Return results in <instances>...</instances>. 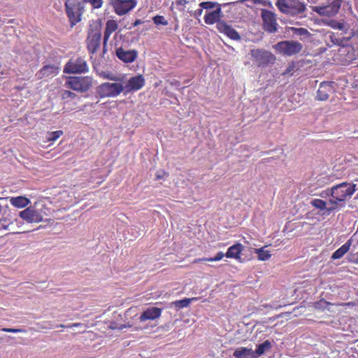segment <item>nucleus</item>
I'll return each instance as SVG.
<instances>
[{
	"label": "nucleus",
	"instance_id": "nucleus-1",
	"mask_svg": "<svg viewBox=\"0 0 358 358\" xmlns=\"http://www.w3.org/2000/svg\"><path fill=\"white\" fill-rule=\"evenodd\" d=\"M356 191V185L344 182L333 186L327 192V195H330L331 199H329V203L332 205L331 208H328V211L331 212L338 208L339 202H345L348 198Z\"/></svg>",
	"mask_w": 358,
	"mask_h": 358
},
{
	"label": "nucleus",
	"instance_id": "nucleus-2",
	"mask_svg": "<svg viewBox=\"0 0 358 358\" xmlns=\"http://www.w3.org/2000/svg\"><path fill=\"white\" fill-rule=\"evenodd\" d=\"M275 6L280 12L292 17L301 15L306 10V4L300 0H277Z\"/></svg>",
	"mask_w": 358,
	"mask_h": 358
},
{
	"label": "nucleus",
	"instance_id": "nucleus-3",
	"mask_svg": "<svg viewBox=\"0 0 358 358\" xmlns=\"http://www.w3.org/2000/svg\"><path fill=\"white\" fill-rule=\"evenodd\" d=\"M65 10L71 26L73 27L81 21V16L84 12V3L80 0H66Z\"/></svg>",
	"mask_w": 358,
	"mask_h": 358
},
{
	"label": "nucleus",
	"instance_id": "nucleus-4",
	"mask_svg": "<svg viewBox=\"0 0 358 358\" xmlns=\"http://www.w3.org/2000/svg\"><path fill=\"white\" fill-rule=\"evenodd\" d=\"M245 1H250L253 4H263L264 0H237L236 1L224 3L222 5H218V8L215 10L207 13L204 16V22L206 24L211 25L216 23L217 25L220 22H224V21L221 20L222 15V6L226 7L229 6H234L238 3H241Z\"/></svg>",
	"mask_w": 358,
	"mask_h": 358
},
{
	"label": "nucleus",
	"instance_id": "nucleus-5",
	"mask_svg": "<svg viewBox=\"0 0 358 358\" xmlns=\"http://www.w3.org/2000/svg\"><path fill=\"white\" fill-rule=\"evenodd\" d=\"M250 55L255 65L258 67L265 68L275 63V56L270 51L264 49H252Z\"/></svg>",
	"mask_w": 358,
	"mask_h": 358
},
{
	"label": "nucleus",
	"instance_id": "nucleus-6",
	"mask_svg": "<svg viewBox=\"0 0 358 358\" xmlns=\"http://www.w3.org/2000/svg\"><path fill=\"white\" fill-rule=\"evenodd\" d=\"M92 85V78L90 76H72L69 77L65 86L78 92L88 91Z\"/></svg>",
	"mask_w": 358,
	"mask_h": 358
},
{
	"label": "nucleus",
	"instance_id": "nucleus-7",
	"mask_svg": "<svg viewBox=\"0 0 358 358\" xmlns=\"http://www.w3.org/2000/svg\"><path fill=\"white\" fill-rule=\"evenodd\" d=\"M88 71L87 63L83 57L70 59L64 67V73L69 74L85 73Z\"/></svg>",
	"mask_w": 358,
	"mask_h": 358
},
{
	"label": "nucleus",
	"instance_id": "nucleus-8",
	"mask_svg": "<svg viewBox=\"0 0 358 358\" xmlns=\"http://www.w3.org/2000/svg\"><path fill=\"white\" fill-rule=\"evenodd\" d=\"M273 48L280 54L285 56H292L300 52L302 50L303 45L298 41H283L276 43Z\"/></svg>",
	"mask_w": 358,
	"mask_h": 358
},
{
	"label": "nucleus",
	"instance_id": "nucleus-9",
	"mask_svg": "<svg viewBox=\"0 0 358 358\" xmlns=\"http://www.w3.org/2000/svg\"><path fill=\"white\" fill-rule=\"evenodd\" d=\"M124 91V86L118 83H103L97 87L101 98L115 97Z\"/></svg>",
	"mask_w": 358,
	"mask_h": 358
},
{
	"label": "nucleus",
	"instance_id": "nucleus-10",
	"mask_svg": "<svg viewBox=\"0 0 358 358\" xmlns=\"http://www.w3.org/2000/svg\"><path fill=\"white\" fill-rule=\"evenodd\" d=\"M343 1V0H327V5L313 6L312 10L321 16H334L338 13Z\"/></svg>",
	"mask_w": 358,
	"mask_h": 358
},
{
	"label": "nucleus",
	"instance_id": "nucleus-11",
	"mask_svg": "<svg viewBox=\"0 0 358 358\" xmlns=\"http://www.w3.org/2000/svg\"><path fill=\"white\" fill-rule=\"evenodd\" d=\"M101 43V32L99 28L91 29L86 38V46L91 58L100 48Z\"/></svg>",
	"mask_w": 358,
	"mask_h": 358
},
{
	"label": "nucleus",
	"instance_id": "nucleus-12",
	"mask_svg": "<svg viewBox=\"0 0 358 358\" xmlns=\"http://www.w3.org/2000/svg\"><path fill=\"white\" fill-rule=\"evenodd\" d=\"M262 19V26L265 31L268 33H275L278 30V23L276 15L268 10L262 9L261 11Z\"/></svg>",
	"mask_w": 358,
	"mask_h": 358
},
{
	"label": "nucleus",
	"instance_id": "nucleus-13",
	"mask_svg": "<svg viewBox=\"0 0 358 358\" xmlns=\"http://www.w3.org/2000/svg\"><path fill=\"white\" fill-rule=\"evenodd\" d=\"M115 13L121 16L129 13L136 6V0H110Z\"/></svg>",
	"mask_w": 358,
	"mask_h": 358
},
{
	"label": "nucleus",
	"instance_id": "nucleus-14",
	"mask_svg": "<svg viewBox=\"0 0 358 358\" xmlns=\"http://www.w3.org/2000/svg\"><path fill=\"white\" fill-rule=\"evenodd\" d=\"M334 92V82H322L320 85L319 89L317 91L315 99L320 101H325L329 98L330 94H333Z\"/></svg>",
	"mask_w": 358,
	"mask_h": 358
},
{
	"label": "nucleus",
	"instance_id": "nucleus-15",
	"mask_svg": "<svg viewBox=\"0 0 358 358\" xmlns=\"http://www.w3.org/2000/svg\"><path fill=\"white\" fill-rule=\"evenodd\" d=\"M145 85V79L141 74L130 78L127 84L124 86V90L126 93L136 92L141 89Z\"/></svg>",
	"mask_w": 358,
	"mask_h": 358
},
{
	"label": "nucleus",
	"instance_id": "nucleus-16",
	"mask_svg": "<svg viewBox=\"0 0 358 358\" xmlns=\"http://www.w3.org/2000/svg\"><path fill=\"white\" fill-rule=\"evenodd\" d=\"M115 55L124 63H132L137 59L138 52L136 50H127L120 47L116 49Z\"/></svg>",
	"mask_w": 358,
	"mask_h": 358
},
{
	"label": "nucleus",
	"instance_id": "nucleus-17",
	"mask_svg": "<svg viewBox=\"0 0 358 358\" xmlns=\"http://www.w3.org/2000/svg\"><path fill=\"white\" fill-rule=\"evenodd\" d=\"M118 29L117 21L114 20H108L106 23V27L103 33V50L102 53L104 55L107 52V43L110 35Z\"/></svg>",
	"mask_w": 358,
	"mask_h": 358
},
{
	"label": "nucleus",
	"instance_id": "nucleus-18",
	"mask_svg": "<svg viewBox=\"0 0 358 358\" xmlns=\"http://www.w3.org/2000/svg\"><path fill=\"white\" fill-rule=\"evenodd\" d=\"M20 217L27 222H40L43 220L42 215L32 208H27L20 213Z\"/></svg>",
	"mask_w": 358,
	"mask_h": 358
},
{
	"label": "nucleus",
	"instance_id": "nucleus-19",
	"mask_svg": "<svg viewBox=\"0 0 358 358\" xmlns=\"http://www.w3.org/2000/svg\"><path fill=\"white\" fill-rule=\"evenodd\" d=\"M59 72V66L55 64H48L41 69L36 76L38 79H48L56 76Z\"/></svg>",
	"mask_w": 358,
	"mask_h": 358
},
{
	"label": "nucleus",
	"instance_id": "nucleus-20",
	"mask_svg": "<svg viewBox=\"0 0 358 358\" xmlns=\"http://www.w3.org/2000/svg\"><path fill=\"white\" fill-rule=\"evenodd\" d=\"M216 28L220 33L224 34L231 40H241V36L238 32L231 25L227 24L225 22H220L216 25Z\"/></svg>",
	"mask_w": 358,
	"mask_h": 358
},
{
	"label": "nucleus",
	"instance_id": "nucleus-21",
	"mask_svg": "<svg viewBox=\"0 0 358 358\" xmlns=\"http://www.w3.org/2000/svg\"><path fill=\"white\" fill-rule=\"evenodd\" d=\"M162 311V308L157 307L148 308L141 313L139 320L141 322L155 320L161 316Z\"/></svg>",
	"mask_w": 358,
	"mask_h": 358
},
{
	"label": "nucleus",
	"instance_id": "nucleus-22",
	"mask_svg": "<svg viewBox=\"0 0 358 358\" xmlns=\"http://www.w3.org/2000/svg\"><path fill=\"white\" fill-rule=\"evenodd\" d=\"M243 248L244 247L241 243H236L228 248L225 257L241 261V254Z\"/></svg>",
	"mask_w": 358,
	"mask_h": 358
},
{
	"label": "nucleus",
	"instance_id": "nucleus-23",
	"mask_svg": "<svg viewBox=\"0 0 358 358\" xmlns=\"http://www.w3.org/2000/svg\"><path fill=\"white\" fill-rule=\"evenodd\" d=\"M351 245L352 240L349 239L331 255V259H338L342 258L349 251Z\"/></svg>",
	"mask_w": 358,
	"mask_h": 358
},
{
	"label": "nucleus",
	"instance_id": "nucleus-24",
	"mask_svg": "<svg viewBox=\"0 0 358 358\" xmlns=\"http://www.w3.org/2000/svg\"><path fill=\"white\" fill-rule=\"evenodd\" d=\"M10 204L16 208H22L30 203V200L23 196H12L9 199Z\"/></svg>",
	"mask_w": 358,
	"mask_h": 358
},
{
	"label": "nucleus",
	"instance_id": "nucleus-25",
	"mask_svg": "<svg viewBox=\"0 0 358 358\" xmlns=\"http://www.w3.org/2000/svg\"><path fill=\"white\" fill-rule=\"evenodd\" d=\"M235 358H255L251 348L241 347L236 349L233 354Z\"/></svg>",
	"mask_w": 358,
	"mask_h": 358
},
{
	"label": "nucleus",
	"instance_id": "nucleus-26",
	"mask_svg": "<svg viewBox=\"0 0 358 358\" xmlns=\"http://www.w3.org/2000/svg\"><path fill=\"white\" fill-rule=\"evenodd\" d=\"M271 348V343L269 341L266 340L264 343L257 345V349L253 350V355L255 358H258L265 353L266 351Z\"/></svg>",
	"mask_w": 358,
	"mask_h": 358
},
{
	"label": "nucleus",
	"instance_id": "nucleus-27",
	"mask_svg": "<svg viewBox=\"0 0 358 358\" xmlns=\"http://www.w3.org/2000/svg\"><path fill=\"white\" fill-rule=\"evenodd\" d=\"M196 297L185 298L181 300H177L172 303V304L177 308L180 309L188 307L192 301H196Z\"/></svg>",
	"mask_w": 358,
	"mask_h": 358
},
{
	"label": "nucleus",
	"instance_id": "nucleus-28",
	"mask_svg": "<svg viewBox=\"0 0 358 358\" xmlns=\"http://www.w3.org/2000/svg\"><path fill=\"white\" fill-rule=\"evenodd\" d=\"M255 252L258 255V259L261 261L268 260L271 256L268 250H264V247L255 249Z\"/></svg>",
	"mask_w": 358,
	"mask_h": 358
},
{
	"label": "nucleus",
	"instance_id": "nucleus-29",
	"mask_svg": "<svg viewBox=\"0 0 358 358\" xmlns=\"http://www.w3.org/2000/svg\"><path fill=\"white\" fill-rule=\"evenodd\" d=\"M310 203L317 209L320 210L327 209L328 210V208H327V203L324 200L320 199H314L311 201Z\"/></svg>",
	"mask_w": 358,
	"mask_h": 358
},
{
	"label": "nucleus",
	"instance_id": "nucleus-30",
	"mask_svg": "<svg viewBox=\"0 0 358 358\" xmlns=\"http://www.w3.org/2000/svg\"><path fill=\"white\" fill-rule=\"evenodd\" d=\"M63 131L62 130H57V131H52V132H48V134H47V137H46V139H47V141L48 142H50V141H57L60 136H62L63 135Z\"/></svg>",
	"mask_w": 358,
	"mask_h": 358
},
{
	"label": "nucleus",
	"instance_id": "nucleus-31",
	"mask_svg": "<svg viewBox=\"0 0 358 358\" xmlns=\"http://www.w3.org/2000/svg\"><path fill=\"white\" fill-rule=\"evenodd\" d=\"M327 24L333 29L343 30L345 28V24L343 21L338 22L334 20H330L328 21Z\"/></svg>",
	"mask_w": 358,
	"mask_h": 358
},
{
	"label": "nucleus",
	"instance_id": "nucleus-32",
	"mask_svg": "<svg viewBox=\"0 0 358 358\" xmlns=\"http://www.w3.org/2000/svg\"><path fill=\"white\" fill-rule=\"evenodd\" d=\"M218 5L220 4L213 1H203L199 3L200 7H201L203 9H211L215 7L218 8Z\"/></svg>",
	"mask_w": 358,
	"mask_h": 358
},
{
	"label": "nucleus",
	"instance_id": "nucleus-33",
	"mask_svg": "<svg viewBox=\"0 0 358 358\" xmlns=\"http://www.w3.org/2000/svg\"><path fill=\"white\" fill-rule=\"evenodd\" d=\"M153 22L156 25H167L168 21L162 15H156L153 17Z\"/></svg>",
	"mask_w": 358,
	"mask_h": 358
},
{
	"label": "nucleus",
	"instance_id": "nucleus-34",
	"mask_svg": "<svg viewBox=\"0 0 358 358\" xmlns=\"http://www.w3.org/2000/svg\"><path fill=\"white\" fill-rule=\"evenodd\" d=\"M83 3L88 2L93 8H100L103 4V0H83Z\"/></svg>",
	"mask_w": 358,
	"mask_h": 358
},
{
	"label": "nucleus",
	"instance_id": "nucleus-35",
	"mask_svg": "<svg viewBox=\"0 0 358 358\" xmlns=\"http://www.w3.org/2000/svg\"><path fill=\"white\" fill-rule=\"evenodd\" d=\"M76 97V94L69 90H64L62 94V99L64 100L74 99Z\"/></svg>",
	"mask_w": 358,
	"mask_h": 358
},
{
	"label": "nucleus",
	"instance_id": "nucleus-36",
	"mask_svg": "<svg viewBox=\"0 0 358 358\" xmlns=\"http://www.w3.org/2000/svg\"><path fill=\"white\" fill-rule=\"evenodd\" d=\"M10 224V220L6 218L0 219V229H7Z\"/></svg>",
	"mask_w": 358,
	"mask_h": 358
},
{
	"label": "nucleus",
	"instance_id": "nucleus-37",
	"mask_svg": "<svg viewBox=\"0 0 358 358\" xmlns=\"http://www.w3.org/2000/svg\"><path fill=\"white\" fill-rule=\"evenodd\" d=\"M224 256H225V254H224L222 252H219L217 253V255L214 257L208 258V262H217V261H220Z\"/></svg>",
	"mask_w": 358,
	"mask_h": 358
},
{
	"label": "nucleus",
	"instance_id": "nucleus-38",
	"mask_svg": "<svg viewBox=\"0 0 358 358\" xmlns=\"http://www.w3.org/2000/svg\"><path fill=\"white\" fill-rule=\"evenodd\" d=\"M4 332H10V333H22L26 332L24 329H13V328H3L1 329Z\"/></svg>",
	"mask_w": 358,
	"mask_h": 358
},
{
	"label": "nucleus",
	"instance_id": "nucleus-39",
	"mask_svg": "<svg viewBox=\"0 0 358 358\" xmlns=\"http://www.w3.org/2000/svg\"><path fill=\"white\" fill-rule=\"evenodd\" d=\"M293 30H294V32L299 34V35H305L308 34L307 29L304 28H292Z\"/></svg>",
	"mask_w": 358,
	"mask_h": 358
},
{
	"label": "nucleus",
	"instance_id": "nucleus-40",
	"mask_svg": "<svg viewBox=\"0 0 358 358\" xmlns=\"http://www.w3.org/2000/svg\"><path fill=\"white\" fill-rule=\"evenodd\" d=\"M187 3L188 1L187 0H178L176 2V5L182 6H185Z\"/></svg>",
	"mask_w": 358,
	"mask_h": 358
},
{
	"label": "nucleus",
	"instance_id": "nucleus-41",
	"mask_svg": "<svg viewBox=\"0 0 358 358\" xmlns=\"http://www.w3.org/2000/svg\"><path fill=\"white\" fill-rule=\"evenodd\" d=\"M103 77L105 78H108L110 80H115V81L117 80V78L114 76L106 75V76H104Z\"/></svg>",
	"mask_w": 358,
	"mask_h": 358
},
{
	"label": "nucleus",
	"instance_id": "nucleus-42",
	"mask_svg": "<svg viewBox=\"0 0 358 358\" xmlns=\"http://www.w3.org/2000/svg\"><path fill=\"white\" fill-rule=\"evenodd\" d=\"M143 24V21H142L141 20H140V19H137V20H136L134 22V23L132 24V25H133V27H136V26H138V25H139V24Z\"/></svg>",
	"mask_w": 358,
	"mask_h": 358
},
{
	"label": "nucleus",
	"instance_id": "nucleus-43",
	"mask_svg": "<svg viewBox=\"0 0 358 358\" xmlns=\"http://www.w3.org/2000/svg\"><path fill=\"white\" fill-rule=\"evenodd\" d=\"M208 258H199L194 260V263H199L201 262H208Z\"/></svg>",
	"mask_w": 358,
	"mask_h": 358
},
{
	"label": "nucleus",
	"instance_id": "nucleus-44",
	"mask_svg": "<svg viewBox=\"0 0 358 358\" xmlns=\"http://www.w3.org/2000/svg\"><path fill=\"white\" fill-rule=\"evenodd\" d=\"M81 323H73L71 324L67 325L66 328H73V327H77L81 326Z\"/></svg>",
	"mask_w": 358,
	"mask_h": 358
},
{
	"label": "nucleus",
	"instance_id": "nucleus-45",
	"mask_svg": "<svg viewBox=\"0 0 358 358\" xmlns=\"http://www.w3.org/2000/svg\"><path fill=\"white\" fill-rule=\"evenodd\" d=\"M293 69H294V66H293V65L289 66L286 69V71L283 73V75H285V74L289 73V72H291Z\"/></svg>",
	"mask_w": 358,
	"mask_h": 358
},
{
	"label": "nucleus",
	"instance_id": "nucleus-46",
	"mask_svg": "<svg viewBox=\"0 0 358 358\" xmlns=\"http://www.w3.org/2000/svg\"><path fill=\"white\" fill-rule=\"evenodd\" d=\"M320 302H322V303H325L327 305H332V303H331L330 302H328V301H327L325 300H322Z\"/></svg>",
	"mask_w": 358,
	"mask_h": 358
},
{
	"label": "nucleus",
	"instance_id": "nucleus-47",
	"mask_svg": "<svg viewBox=\"0 0 358 358\" xmlns=\"http://www.w3.org/2000/svg\"><path fill=\"white\" fill-rule=\"evenodd\" d=\"M162 177H163V176H162V175H159V173H157V174L156 175V178H157V180L162 179Z\"/></svg>",
	"mask_w": 358,
	"mask_h": 358
},
{
	"label": "nucleus",
	"instance_id": "nucleus-48",
	"mask_svg": "<svg viewBox=\"0 0 358 358\" xmlns=\"http://www.w3.org/2000/svg\"><path fill=\"white\" fill-rule=\"evenodd\" d=\"M203 9V8H201V9L197 10H196L197 14H198V15H201V14L202 13Z\"/></svg>",
	"mask_w": 358,
	"mask_h": 358
},
{
	"label": "nucleus",
	"instance_id": "nucleus-49",
	"mask_svg": "<svg viewBox=\"0 0 358 358\" xmlns=\"http://www.w3.org/2000/svg\"><path fill=\"white\" fill-rule=\"evenodd\" d=\"M66 326H67V325L60 324L59 327H62V328H66Z\"/></svg>",
	"mask_w": 358,
	"mask_h": 358
},
{
	"label": "nucleus",
	"instance_id": "nucleus-50",
	"mask_svg": "<svg viewBox=\"0 0 358 358\" xmlns=\"http://www.w3.org/2000/svg\"><path fill=\"white\" fill-rule=\"evenodd\" d=\"M349 304H350V303H342V304H341V306H347V305H349Z\"/></svg>",
	"mask_w": 358,
	"mask_h": 358
}]
</instances>
